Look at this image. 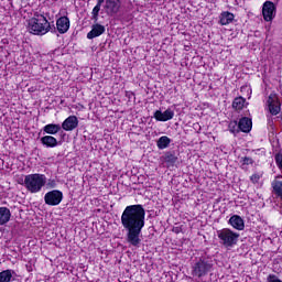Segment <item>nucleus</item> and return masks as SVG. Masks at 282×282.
<instances>
[{"label": "nucleus", "instance_id": "f8f14e48", "mask_svg": "<svg viewBox=\"0 0 282 282\" xmlns=\"http://www.w3.org/2000/svg\"><path fill=\"white\" fill-rule=\"evenodd\" d=\"M56 32L59 34H67L69 32V18L67 17H61L56 20Z\"/></svg>", "mask_w": 282, "mask_h": 282}, {"label": "nucleus", "instance_id": "4468645a", "mask_svg": "<svg viewBox=\"0 0 282 282\" xmlns=\"http://www.w3.org/2000/svg\"><path fill=\"white\" fill-rule=\"evenodd\" d=\"M42 131L47 135H56V133H61V135H65V133H63V128L61 123H48L43 127Z\"/></svg>", "mask_w": 282, "mask_h": 282}, {"label": "nucleus", "instance_id": "2eb2a0df", "mask_svg": "<svg viewBox=\"0 0 282 282\" xmlns=\"http://www.w3.org/2000/svg\"><path fill=\"white\" fill-rule=\"evenodd\" d=\"M229 226L234 227L235 230H245L246 221L239 215H232L228 220Z\"/></svg>", "mask_w": 282, "mask_h": 282}, {"label": "nucleus", "instance_id": "aec40b11", "mask_svg": "<svg viewBox=\"0 0 282 282\" xmlns=\"http://www.w3.org/2000/svg\"><path fill=\"white\" fill-rule=\"evenodd\" d=\"M234 21H235V14L228 11H224L220 14V20H219L220 25H230V23H232Z\"/></svg>", "mask_w": 282, "mask_h": 282}, {"label": "nucleus", "instance_id": "39448f33", "mask_svg": "<svg viewBox=\"0 0 282 282\" xmlns=\"http://www.w3.org/2000/svg\"><path fill=\"white\" fill-rule=\"evenodd\" d=\"M45 184H47L45 174L35 173L24 176V186L29 193H41Z\"/></svg>", "mask_w": 282, "mask_h": 282}, {"label": "nucleus", "instance_id": "9d476101", "mask_svg": "<svg viewBox=\"0 0 282 282\" xmlns=\"http://www.w3.org/2000/svg\"><path fill=\"white\" fill-rule=\"evenodd\" d=\"M153 117L158 122H169V120H173L175 118V111L171 108H167L164 112L162 110L154 111Z\"/></svg>", "mask_w": 282, "mask_h": 282}, {"label": "nucleus", "instance_id": "b1692460", "mask_svg": "<svg viewBox=\"0 0 282 282\" xmlns=\"http://www.w3.org/2000/svg\"><path fill=\"white\" fill-rule=\"evenodd\" d=\"M271 186L273 188L274 195H276V197H280V199H282V181L274 180L271 183Z\"/></svg>", "mask_w": 282, "mask_h": 282}, {"label": "nucleus", "instance_id": "7c9ffc66", "mask_svg": "<svg viewBox=\"0 0 282 282\" xmlns=\"http://www.w3.org/2000/svg\"><path fill=\"white\" fill-rule=\"evenodd\" d=\"M46 186L48 188H56L57 184H56V180H48V182L46 183Z\"/></svg>", "mask_w": 282, "mask_h": 282}, {"label": "nucleus", "instance_id": "72a5a7b5", "mask_svg": "<svg viewBox=\"0 0 282 282\" xmlns=\"http://www.w3.org/2000/svg\"><path fill=\"white\" fill-rule=\"evenodd\" d=\"M280 215H282V207H280Z\"/></svg>", "mask_w": 282, "mask_h": 282}, {"label": "nucleus", "instance_id": "423d86ee", "mask_svg": "<svg viewBox=\"0 0 282 282\" xmlns=\"http://www.w3.org/2000/svg\"><path fill=\"white\" fill-rule=\"evenodd\" d=\"M262 17L267 23L274 21L276 17V4L272 1H265L262 4Z\"/></svg>", "mask_w": 282, "mask_h": 282}, {"label": "nucleus", "instance_id": "a211bd4d", "mask_svg": "<svg viewBox=\"0 0 282 282\" xmlns=\"http://www.w3.org/2000/svg\"><path fill=\"white\" fill-rule=\"evenodd\" d=\"M12 213L8 207H0V226H6L10 221Z\"/></svg>", "mask_w": 282, "mask_h": 282}, {"label": "nucleus", "instance_id": "4be33fe9", "mask_svg": "<svg viewBox=\"0 0 282 282\" xmlns=\"http://www.w3.org/2000/svg\"><path fill=\"white\" fill-rule=\"evenodd\" d=\"M171 142H173L171 138L163 135L156 141V147L160 151H164V149H169V147H171Z\"/></svg>", "mask_w": 282, "mask_h": 282}, {"label": "nucleus", "instance_id": "f3484780", "mask_svg": "<svg viewBox=\"0 0 282 282\" xmlns=\"http://www.w3.org/2000/svg\"><path fill=\"white\" fill-rule=\"evenodd\" d=\"M238 128L242 133H250L252 131V119L242 117L238 122Z\"/></svg>", "mask_w": 282, "mask_h": 282}, {"label": "nucleus", "instance_id": "20e7f679", "mask_svg": "<svg viewBox=\"0 0 282 282\" xmlns=\"http://www.w3.org/2000/svg\"><path fill=\"white\" fill-rule=\"evenodd\" d=\"M217 237L219 239L220 246L227 250H230L239 243L241 235L230 228H223L217 230Z\"/></svg>", "mask_w": 282, "mask_h": 282}, {"label": "nucleus", "instance_id": "c756f323", "mask_svg": "<svg viewBox=\"0 0 282 282\" xmlns=\"http://www.w3.org/2000/svg\"><path fill=\"white\" fill-rule=\"evenodd\" d=\"M242 164H245V165H250V164H254V160H252V158H250V156H245V158H242Z\"/></svg>", "mask_w": 282, "mask_h": 282}, {"label": "nucleus", "instance_id": "6e6552de", "mask_svg": "<svg viewBox=\"0 0 282 282\" xmlns=\"http://www.w3.org/2000/svg\"><path fill=\"white\" fill-rule=\"evenodd\" d=\"M122 8V2L120 0H106L104 10L109 17H116L120 9Z\"/></svg>", "mask_w": 282, "mask_h": 282}, {"label": "nucleus", "instance_id": "1a4fd4ad", "mask_svg": "<svg viewBox=\"0 0 282 282\" xmlns=\"http://www.w3.org/2000/svg\"><path fill=\"white\" fill-rule=\"evenodd\" d=\"M267 105L269 107V112L271 113V116H279V113H281V100H279V97H276V95H270L267 100Z\"/></svg>", "mask_w": 282, "mask_h": 282}, {"label": "nucleus", "instance_id": "bb28decb", "mask_svg": "<svg viewBox=\"0 0 282 282\" xmlns=\"http://www.w3.org/2000/svg\"><path fill=\"white\" fill-rule=\"evenodd\" d=\"M274 160H275V164L278 166V169L281 171L282 173V152H278L275 155H274ZM279 178H282V175H278L276 176V180Z\"/></svg>", "mask_w": 282, "mask_h": 282}, {"label": "nucleus", "instance_id": "0eeeda50", "mask_svg": "<svg viewBox=\"0 0 282 282\" xmlns=\"http://www.w3.org/2000/svg\"><path fill=\"white\" fill-rule=\"evenodd\" d=\"M46 206H58L63 202V192L53 189L44 195Z\"/></svg>", "mask_w": 282, "mask_h": 282}, {"label": "nucleus", "instance_id": "dca6fc26", "mask_svg": "<svg viewBox=\"0 0 282 282\" xmlns=\"http://www.w3.org/2000/svg\"><path fill=\"white\" fill-rule=\"evenodd\" d=\"M105 25L96 23L91 26L90 32L87 33V39H97V36H101V34H105Z\"/></svg>", "mask_w": 282, "mask_h": 282}, {"label": "nucleus", "instance_id": "2f4dec72", "mask_svg": "<svg viewBox=\"0 0 282 282\" xmlns=\"http://www.w3.org/2000/svg\"><path fill=\"white\" fill-rule=\"evenodd\" d=\"M28 272H32V265H26Z\"/></svg>", "mask_w": 282, "mask_h": 282}, {"label": "nucleus", "instance_id": "a878e982", "mask_svg": "<svg viewBox=\"0 0 282 282\" xmlns=\"http://www.w3.org/2000/svg\"><path fill=\"white\" fill-rule=\"evenodd\" d=\"M228 129H229L230 133H234V135H237V133H239L241 131L239 129V123L237 122V120L230 121L228 124Z\"/></svg>", "mask_w": 282, "mask_h": 282}, {"label": "nucleus", "instance_id": "ddd939ff", "mask_svg": "<svg viewBox=\"0 0 282 282\" xmlns=\"http://www.w3.org/2000/svg\"><path fill=\"white\" fill-rule=\"evenodd\" d=\"M61 127L64 131H74L78 128V117L69 116L62 122Z\"/></svg>", "mask_w": 282, "mask_h": 282}, {"label": "nucleus", "instance_id": "412c9836", "mask_svg": "<svg viewBox=\"0 0 282 282\" xmlns=\"http://www.w3.org/2000/svg\"><path fill=\"white\" fill-rule=\"evenodd\" d=\"M14 276H17V272L13 270H4L0 272V282H11L14 281Z\"/></svg>", "mask_w": 282, "mask_h": 282}, {"label": "nucleus", "instance_id": "f257e3e1", "mask_svg": "<svg viewBox=\"0 0 282 282\" xmlns=\"http://www.w3.org/2000/svg\"><path fill=\"white\" fill-rule=\"evenodd\" d=\"M147 224V209L143 205H129L121 214V226L127 231L126 239L134 248L142 243V230Z\"/></svg>", "mask_w": 282, "mask_h": 282}, {"label": "nucleus", "instance_id": "c85d7f7f", "mask_svg": "<svg viewBox=\"0 0 282 282\" xmlns=\"http://www.w3.org/2000/svg\"><path fill=\"white\" fill-rule=\"evenodd\" d=\"M267 282H282V280L279 279V276H276L275 274H269L267 278Z\"/></svg>", "mask_w": 282, "mask_h": 282}, {"label": "nucleus", "instance_id": "cd10ccee", "mask_svg": "<svg viewBox=\"0 0 282 282\" xmlns=\"http://www.w3.org/2000/svg\"><path fill=\"white\" fill-rule=\"evenodd\" d=\"M262 174L256 173L250 176V181L252 184H259V181L261 180Z\"/></svg>", "mask_w": 282, "mask_h": 282}, {"label": "nucleus", "instance_id": "9b49d317", "mask_svg": "<svg viewBox=\"0 0 282 282\" xmlns=\"http://www.w3.org/2000/svg\"><path fill=\"white\" fill-rule=\"evenodd\" d=\"M40 142L44 149H56V147H61L62 144V142L53 135H44L40 139Z\"/></svg>", "mask_w": 282, "mask_h": 282}, {"label": "nucleus", "instance_id": "7ed1b4c3", "mask_svg": "<svg viewBox=\"0 0 282 282\" xmlns=\"http://www.w3.org/2000/svg\"><path fill=\"white\" fill-rule=\"evenodd\" d=\"M214 265L215 260L213 257L205 253L200 256L192 267V275L202 279L203 276H206L208 272H213Z\"/></svg>", "mask_w": 282, "mask_h": 282}, {"label": "nucleus", "instance_id": "5701e85b", "mask_svg": "<svg viewBox=\"0 0 282 282\" xmlns=\"http://www.w3.org/2000/svg\"><path fill=\"white\" fill-rule=\"evenodd\" d=\"M102 3H106L105 0H97V4L94 7L91 11V21L98 23V17L100 14V8H102Z\"/></svg>", "mask_w": 282, "mask_h": 282}, {"label": "nucleus", "instance_id": "f03ea898", "mask_svg": "<svg viewBox=\"0 0 282 282\" xmlns=\"http://www.w3.org/2000/svg\"><path fill=\"white\" fill-rule=\"evenodd\" d=\"M28 30L31 34L36 36H43L51 32L56 34V25L54 22L47 21V18L41 13H34V17L28 20Z\"/></svg>", "mask_w": 282, "mask_h": 282}, {"label": "nucleus", "instance_id": "6ab92c4d", "mask_svg": "<svg viewBox=\"0 0 282 282\" xmlns=\"http://www.w3.org/2000/svg\"><path fill=\"white\" fill-rule=\"evenodd\" d=\"M163 161L167 166H175L176 162H178V158L175 155V151H169L163 155Z\"/></svg>", "mask_w": 282, "mask_h": 282}, {"label": "nucleus", "instance_id": "393cba45", "mask_svg": "<svg viewBox=\"0 0 282 282\" xmlns=\"http://www.w3.org/2000/svg\"><path fill=\"white\" fill-rule=\"evenodd\" d=\"M245 105H246V98L243 97H236L232 101V108L236 109L237 111H241Z\"/></svg>", "mask_w": 282, "mask_h": 282}, {"label": "nucleus", "instance_id": "473e14b6", "mask_svg": "<svg viewBox=\"0 0 282 282\" xmlns=\"http://www.w3.org/2000/svg\"><path fill=\"white\" fill-rule=\"evenodd\" d=\"M175 232H176V235L180 234V229H176Z\"/></svg>", "mask_w": 282, "mask_h": 282}]
</instances>
